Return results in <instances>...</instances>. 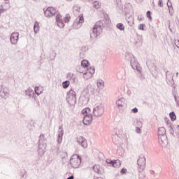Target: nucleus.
<instances>
[{"label":"nucleus","mask_w":179,"mask_h":179,"mask_svg":"<svg viewBox=\"0 0 179 179\" xmlns=\"http://www.w3.org/2000/svg\"><path fill=\"white\" fill-rule=\"evenodd\" d=\"M81 66H83V68H87L89 66V61L87 59H83L81 62Z\"/></svg>","instance_id":"f704fd0d"},{"label":"nucleus","mask_w":179,"mask_h":179,"mask_svg":"<svg viewBox=\"0 0 179 179\" xmlns=\"http://www.w3.org/2000/svg\"><path fill=\"white\" fill-rule=\"evenodd\" d=\"M169 115L172 121H176V120L177 119V117L176 116V113L174 112H171L169 113Z\"/></svg>","instance_id":"4c0bfd02"},{"label":"nucleus","mask_w":179,"mask_h":179,"mask_svg":"<svg viewBox=\"0 0 179 179\" xmlns=\"http://www.w3.org/2000/svg\"><path fill=\"white\" fill-rule=\"evenodd\" d=\"M92 121H93V115L92 114L85 115L83 120V122L85 125H90Z\"/></svg>","instance_id":"a211bd4d"},{"label":"nucleus","mask_w":179,"mask_h":179,"mask_svg":"<svg viewBox=\"0 0 179 179\" xmlns=\"http://www.w3.org/2000/svg\"><path fill=\"white\" fill-rule=\"evenodd\" d=\"M61 21H62V16H61V14L58 13L56 15V23L57 22H61Z\"/></svg>","instance_id":"79ce46f5"},{"label":"nucleus","mask_w":179,"mask_h":179,"mask_svg":"<svg viewBox=\"0 0 179 179\" xmlns=\"http://www.w3.org/2000/svg\"><path fill=\"white\" fill-rule=\"evenodd\" d=\"M116 106L120 113L124 111V108L127 107V100L124 98H120L116 101Z\"/></svg>","instance_id":"9d476101"},{"label":"nucleus","mask_w":179,"mask_h":179,"mask_svg":"<svg viewBox=\"0 0 179 179\" xmlns=\"http://www.w3.org/2000/svg\"><path fill=\"white\" fill-rule=\"evenodd\" d=\"M105 108L103 103H96L93 108V115L96 118L103 117L104 114Z\"/></svg>","instance_id":"39448f33"},{"label":"nucleus","mask_w":179,"mask_h":179,"mask_svg":"<svg viewBox=\"0 0 179 179\" xmlns=\"http://www.w3.org/2000/svg\"><path fill=\"white\" fill-rule=\"evenodd\" d=\"M152 12H150V10L147 11L146 13V16L150 20H152Z\"/></svg>","instance_id":"37998d69"},{"label":"nucleus","mask_w":179,"mask_h":179,"mask_svg":"<svg viewBox=\"0 0 179 179\" xmlns=\"http://www.w3.org/2000/svg\"><path fill=\"white\" fill-rule=\"evenodd\" d=\"M150 174H155V171H150Z\"/></svg>","instance_id":"052dcab7"},{"label":"nucleus","mask_w":179,"mask_h":179,"mask_svg":"<svg viewBox=\"0 0 179 179\" xmlns=\"http://www.w3.org/2000/svg\"><path fill=\"white\" fill-rule=\"evenodd\" d=\"M168 27H169V29H171V27L170 26V23L169 24Z\"/></svg>","instance_id":"e2e57ef3"},{"label":"nucleus","mask_w":179,"mask_h":179,"mask_svg":"<svg viewBox=\"0 0 179 179\" xmlns=\"http://www.w3.org/2000/svg\"><path fill=\"white\" fill-rule=\"evenodd\" d=\"M76 141L79 145L82 146V148H84V149H86V148H87V141H86V138H85L83 136L77 137Z\"/></svg>","instance_id":"2eb2a0df"},{"label":"nucleus","mask_w":179,"mask_h":179,"mask_svg":"<svg viewBox=\"0 0 179 179\" xmlns=\"http://www.w3.org/2000/svg\"><path fill=\"white\" fill-rule=\"evenodd\" d=\"M170 31H173V29H171V28L169 29Z\"/></svg>","instance_id":"69168bd1"},{"label":"nucleus","mask_w":179,"mask_h":179,"mask_svg":"<svg viewBox=\"0 0 179 179\" xmlns=\"http://www.w3.org/2000/svg\"><path fill=\"white\" fill-rule=\"evenodd\" d=\"M4 1H6V2L7 1H8L9 0H4Z\"/></svg>","instance_id":"338daca9"},{"label":"nucleus","mask_w":179,"mask_h":179,"mask_svg":"<svg viewBox=\"0 0 179 179\" xmlns=\"http://www.w3.org/2000/svg\"><path fill=\"white\" fill-rule=\"evenodd\" d=\"M89 51V47L83 46L80 51V58H85Z\"/></svg>","instance_id":"412c9836"},{"label":"nucleus","mask_w":179,"mask_h":179,"mask_svg":"<svg viewBox=\"0 0 179 179\" xmlns=\"http://www.w3.org/2000/svg\"><path fill=\"white\" fill-rule=\"evenodd\" d=\"M25 94L26 96H29V97H31L34 94V91L31 88H28L25 90Z\"/></svg>","instance_id":"c85d7f7f"},{"label":"nucleus","mask_w":179,"mask_h":179,"mask_svg":"<svg viewBox=\"0 0 179 179\" xmlns=\"http://www.w3.org/2000/svg\"><path fill=\"white\" fill-rule=\"evenodd\" d=\"M113 166L116 168L120 167L121 161H120V159L114 160L113 163Z\"/></svg>","instance_id":"7c9ffc66"},{"label":"nucleus","mask_w":179,"mask_h":179,"mask_svg":"<svg viewBox=\"0 0 179 179\" xmlns=\"http://www.w3.org/2000/svg\"><path fill=\"white\" fill-rule=\"evenodd\" d=\"M136 47H141V45H142V38H140V39H138V41H136L134 43Z\"/></svg>","instance_id":"a19ab883"},{"label":"nucleus","mask_w":179,"mask_h":179,"mask_svg":"<svg viewBox=\"0 0 179 179\" xmlns=\"http://www.w3.org/2000/svg\"><path fill=\"white\" fill-rule=\"evenodd\" d=\"M80 10V8L78 6H73V13L76 15V16H78L79 15V11Z\"/></svg>","instance_id":"473e14b6"},{"label":"nucleus","mask_w":179,"mask_h":179,"mask_svg":"<svg viewBox=\"0 0 179 179\" xmlns=\"http://www.w3.org/2000/svg\"><path fill=\"white\" fill-rule=\"evenodd\" d=\"M57 13V10L54 7H48L45 11L44 15L46 17H51L55 16Z\"/></svg>","instance_id":"f8f14e48"},{"label":"nucleus","mask_w":179,"mask_h":179,"mask_svg":"<svg viewBox=\"0 0 179 179\" xmlns=\"http://www.w3.org/2000/svg\"><path fill=\"white\" fill-rule=\"evenodd\" d=\"M137 164L138 166V168L141 170L145 169V167H146V158L144 155H141L138 160H137Z\"/></svg>","instance_id":"9b49d317"},{"label":"nucleus","mask_w":179,"mask_h":179,"mask_svg":"<svg viewBox=\"0 0 179 179\" xmlns=\"http://www.w3.org/2000/svg\"><path fill=\"white\" fill-rule=\"evenodd\" d=\"M158 5L160 8H163V0H159Z\"/></svg>","instance_id":"603ef678"},{"label":"nucleus","mask_w":179,"mask_h":179,"mask_svg":"<svg viewBox=\"0 0 179 179\" xmlns=\"http://www.w3.org/2000/svg\"><path fill=\"white\" fill-rule=\"evenodd\" d=\"M1 13H2L0 11V16H1Z\"/></svg>","instance_id":"774afa93"},{"label":"nucleus","mask_w":179,"mask_h":179,"mask_svg":"<svg viewBox=\"0 0 179 179\" xmlns=\"http://www.w3.org/2000/svg\"><path fill=\"white\" fill-rule=\"evenodd\" d=\"M60 157L64 160H66V159H68V152H62L61 155H60Z\"/></svg>","instance_id":"c9c22d12"},{"label":"nucleus","mask_w":179,"mask_h":179,"mask_svg":"<svg viewBox=\"0 0 179 179\" xmlns=\"http://www.w3.org/2000/svg\"><path fill=\"white\" fill-rule=\"evenodd\" d=\"M106 163H108V164H112L113 166V163H114V161L111 159H106Z\"/></svg>","instance_id":"8fccbe9b"},{"label":"nucleus","mask_w":179,"mask_h":179,"mask_svg":"<svg viewBox=\"0 0 179 179\" xmlns=\"http://www.w3.org/2000/svg\"><path fill=\"white\" fill-rule=\"evenodd\" d=\"M127 169L123 168L120 171V174H127Z\"/></svg>","instance_id":"de8ad7c7"},{"label":"nucleus","mask_w":179,"mask_h":179,"mask_svg":"<svg viewBox=\"0 0 179 179\" xmlns=\"http://www.w3.org/2000/svg\"><path fill=\"white\" fill-rule=\"evenodd\" d=\"M138 3H141V2H143V0H136Z\"/></svg>","instance_id":"4d7b16f0"},{"label":"nucleus","mask_w":179,"mask_h":179,"mask_svg":"<svg viewBox=\"0 0 179 179\" xmlns=\"http://www.w3.org/2000/svg\"><path fill=\"white\" fill-rule=\"evenodd\" d=\"M167 6L169 8V13L171 15V16H173V3H171V0H168V2H167Z\"/></svg>","instance_id":"a878e982"},{"label":"nucleus","mask_w":179,"mask_h":179,"mask_svg":"<svg viewBox=\"0 0 179 179\" xmlns=\"http://www.w3.org/2000/svg\"><path fill=\"white\" fill-rule=\"evenodd\" d=\"M125 58L127 59V61H130L131 66L134 71H136V72H141L142 67L138 61H136V59H135V56H134V55L127 52L126 53Z\"/></svg>","instance_id":"7ed1b4c3"},{"label":"nucleus","mask_w":179,"mask_h":179,"mask_svg":"<svg viewBox=\"0 0 179 179\" xmlns=\"http://www.w3.org/2000/svg\"><path fill=\"white\" fill-rule=\"evenodd\" d=\"M159 143L162 146H167L169 141L167 140V135L158 136Z\"/></svg>","instance_id":"dca6fc26"},{"label":"nucleus","mask_w":179,"mask_h":179,"mask_svg":"<svg viewBox=\"0 0 179 179\" xmlns=\"http://www.w3.org/2000/svg\"><path fill=\"white\" fill-rule=\"evenodd\" d=\"M10 41L13 45H16L19 41V34L17 32H13L10 37Z\"/></svg>","instance_id":"ddd939ff"},{"label":"nucleus","mask_w":179,"mask_h":179,"mask_svg":"<svg viewBox=\"0 0 179 179\" xmlns=\"http://www.w3.org/2000/svg\"><path fill=\"white\" fill-rule=\"evenodd\" d=\"M73 178H75V177L73 176V175H72L70 177L67 178L66 179H73Z\"/></svg>","instance_id":"6e6d98bb"},{"label":"nucleus","mask_w":179,"mask_h":179,"mask_svg":"<svg viewBox=\"0 0 179 179\" xmlns=\"http://www.w3.org/2000/svg\"><path fill=\"white\" fill-rule=\"evenodd\" d=\"M138 111V108H134L131 109V113H134V114H136Z\"/></svg>","instance_id":"09e8293b"},{"label":"nucleus","mask_w":179,"mask_h":179,"mask_svg":"<svg viewBox=\"0 0 179 179\" xmlns=\"http://www.w3.org/2000/svg\"><path fill=\"white\" fill-rule=\"evenodd\" d=\"M66 101L70 106H75L76 104V92L73 90H70L67 93Z\"/></svg>","instance_id":"0eeeda50"},{"label":"nucleus","mask_w":179,"mask_h":179,"mask_svg":"<svg viewBox=\"0 0 179 179\" xmlns=\"http://www.w3.org/2000/svg\"><path fill=\"white\" fill-rule=\"evenodd\" d=\"M83 22H85L83 16H79V17H78L74 22V26L75 24H81V23H83Z\"/></svg>","instance_id":"cd10ccee"},{"label":"nucleus","mask_w":179,"mask_h":179,"mask_svg":"<svg viewBox=\"0 0 179 179\" xmlns=\"http://www.w3.org/2000/svg\"><path fill=\"white\" fill-rule=\"evenodd\" d=\"M138 20H139V22H141V20H143V18H142V17L138 16Z\"/></svg>","instance_id":"5fc2aeb1"},{"label":"nucleus","mask_w":179,"mask_h":179,"mask_svg":"<svg viewBox=\"0 0 179 179\" xmlns=\"http://www.w3.org/2000/svg\"><path fill=\"white\" fill-rule=\"evenodd\" d=\"M69 20H71V17L69 16V15H66V16L64 17V22H65V23H69Z\"/></svg>","instance_id":"a18cd8bd"},{"label":"nucleus","mask_w":179,"mask_h":179,"mask_svg":"<svg viewBox=\"0 0 179 179\" xmlns=\"http://www.w3.org/2000/svg\"><path fill=\"white\" fill-rule=\"evenodd\" d=\"M68 76H73V74L69 73Z\"/></svg>","instance_id":"680f3d73"},{"label":"nucleus","mask_w":179,"mask_h":179,"mask_svg":"<svg viewBox=\"0 0 179 179\" xmlns=\"http://www.w3.org/2000/svg\"><path fill=\"white\" fill-rule=\"evenodd\" d=\"M175 45H176L177 48H179V40L175 41Z\"/></svg>","instance_id":"864d4df0"},{"label":"nucleus","mask_w":179,"mask_h":179,"mask_svg":"<svg viewBox=\"0 0 179 179\" xmlns=\"http://www.w3.org/2000/svg\"><path fill=\"white\" fill-rule=\"evenodd\" d=\"M96 2L94 3V8H99V6H97V4H96Z\"/></svg>","instance_id":"bf43d9fd"},{"label":"nucleus","mask_w":179,"mask_h":179,"mask_svg":"<svg viewBox=\"0 0 179 179\" xmlns=\"http://www.w3.org/2000/svg\"><path fill=\"white\" fill-rule=\"evenodd\" d=\"M92 87V85L88 86L85 88L81 93V95L79 98V104L80 106H86L90 100V94L89 93V89Z\"/></svg>","instance_id":"20e7f679"},{"label":"nucleus","mask_w":179,"mask_h":179,"mask_svg":"<svg viewBox=\"0 0 179 179\" xmlns=\"http://www.w3.org/2000/svg\"><path fill=\"white\" fill-rule=\"evenodd\" d=\"M64 136V129L62 126L59 127L58 136H57V143H62V138Z\"/></svg>","instance_id":"aec40b11"},{"label":"nucleus","mask_w":179,"mask_h":179,"mask_svg":"<svg viewBox=\"0 0 179 179\" xmlns=\"http://www.w3.org/2000/svg\"><path fill=\"white\" fill-rule=\"evenodd\" d=\"M124 13L126 16V20L129 24V26H134V10H132V7L127 6L124 7Z\"/></svg>","instance_id":"423d86ee"},{"label":"nucleus","mask_w":179,"mask_h":179,"mask_svg":"<svg viewBox=\"0 0 179 179\" xmlns=\"http://www.w3.org/2000/svg\"><path fill=\"white\" fill-rule=\"evenodd\" d=\"M81 163L82 159L78 155H73L70 159V164L73 169H78Z\"/></svg>","instance_id":"6e6552de"},{"label":"nucleus","mask_w":179,"mask_h":179,"mask_svg":"<svg viewBox=\"0 0 179 179\" xmlns=\"http://www.w3.org/2000/svg\"><path fill=\"white\" fill-rule=\"evenodd\" d=\"M34 31L36 34L40 31V23L38 21L34 22Z\"/></svg>","instance_id":"393cba45"},{"label":"nucleus","mask_w":179,"mask_h":179,"mask_svg":"<svg viewBox=\"0 0 179 179\" xmlns=\"http://www.w3.org/2000/svg\"><path fill=\"white\" fill-rule=\"evenodd\" d=\"M174 76H171V73L169 71H166V80L170 86H173L174 85Z\"/></svg>","instance_id":"4468645a"},{"label":"nucleus","mask_w":179,"mask_h":179,"mask_svg":"<svg viewBox=\"0 0 179 179\" xmlns=\"http://www.w3.org/2000/svg\"><path fill=\"white\" fill-rule=\"evenodd\" d=\"M0 12H1V13H3V12H5V9H3V8H0Z\"/></svg>","instance_id":"13d9d810"},{"label":"nucleus","mask_w":179,"mask_h":179,"mask_svg":"<svg viewBox=\"0 0 179 179\" xmlns=\"http://www.w3.org/2000/svg\"><path fill=\"white\" fill-rule=\"evenodd\" d=\"M176 78H178V72L176 73Z\"/></svg>","instance_id":"0e129e2a"},{"label":"nucleus","mask_w":179,"mask_h":179,"mask_svg":"<svg viewBox=\"0 0 179 179\" xmlns=\"http://www.w3.org/2000/svg\"><path fill=\"white\" fill-rule=\"evenodd\" d=\"M35 93L37 94V96H40L41 93H43V91L40 90V87H35Z\"/></svg>","instance_id":"ea45409f"},{"label":"nucleus","mask_w":179,"mask_h":179,"mask_svg":"<svg viewBox=\"0 0 179 179\" xmlns=\"http://www.w3.org/2000/svg\"><path fill=\"white\" fill-rule=\"evenodd\" d=\"M93 170L97 174H103V169L100 167V165H94L93 166Z\"/></svg>","instance_id":"5701e85b"},{"label":"nucleus","mask_w":179,"mask_h":179,"mask_svg":"<svg viewBox=\"0 0 179 179\" xmlns=\"http://www.w3.org/2000/svg\"><path fill=\"white\" fill-rule=\"evenodd\" d=\"M108 20L104 19L101 21H98L92 29V32L90 34L91 38H97L101 33H103V27H106L108 24Z\"/></svg>","instance_id":"f257e3e1"},{"label":"nucleus","mask_w":179,"mask_h":179,"mask_svg":"<svg viewBox=\"0 0 179 179\" xmlns=\"http://www.w3.org/2000/svg\"><path fill=\"white\" fill-rule=\"evenodd\" d=\"M164 135H167L166 128L164 127H159L158 129V136H163Z\"/></svg>","instance_id":"b1692460"},{"label":"nucleus","mask_w":179,"mask_h":179,"mask_svg":"<svg viewBox=\"0 0 179 179\" xmlns=\"http://www.w3.org/2000/svg\"><path fill=\"white\" fill-rule=\"evenodd\" d=\"M38 155L42 157L45 153L47 150V138L44 136V134H41L38 140Z\"/></svg>","instance_id":"f03ea898"},{"label":"nucleus","mask_w":179,"mask_h":179,"mask_svg":"<svg viewBox=\"0 0 179 179\" xmlns=\"http://www.w3.org/2000/svg\"><path fill=\"white\" fill-rule=\"evenodd\" d=\"M81 113L84 115V117L85 115H90V109L89 108H85L82 110Z\"/></svg>","instance_id":"2f4dec72"},{"label":"nucleus","mask_w":179,"mask_h":179,"mask_svg":"<svg viewBox=\"0 0 179 179\" xmlns=\"http://www.w3.org/2000/svg\"><path fill=\"white\" fill-rule=\"evenodd\" d=\"M57 23V25L58 26V27H59L60 29H64V27H65V24H64V22L62 21H58Z\"/></svg>","instance_id":"58836bf2"},{"label":"nucleus","mask_w":179,"mask_h":179,"mask_svg":"<svg viewBox=\"0 0 179 179\" xmlns=\"http://www.w3.org/2000/svg\"><path fill=\"white\" fill-rule=\"evenodd\" d=\"M81 69H80V73H83V78L84 79H86L87 80V79H90V78H93V74L95 72V69L94 67H90L89 69H87V72H83L82 71H80Z\"/></svg>","instance_id":"1a4fd4ad"},{"label":"nucleus","mask_w":179,"mask_h":179,"mask_svg":"<svg viewBox=\"0 0 179 179\" xmlns=\"http://www.w3.org/2000/svg\"><path fill=\"white\" fill-rule=\"evenodd\" d=\"M139 179H148V178H146V176L145 175V173H141L139 174Z\"/></svg>","instance_id":"c03bdc74"},{"label":"nucleus","mask_w":179,"mask_h":179,"mask_svg":"<svg viewBox=\"0 0 179 179\" xmlns=\"http://www.w3.org/2000/svg\"><path fill=\"white\" fill-rule=\"evenodd\" d=\"M116 27L121 31H124V30H125V26H124V24H122V23L117 24Z\"/></svg>","instance_id":"72a5a7b5"},{"label":"nucleus","mask_w":179,"mask_h":179,"mask_svg":"<svg viewBox=\"0 0 179 179\" xmlns=\"http://www.w3.org/2000/svg\"><path fill=\"white\" fill-rule=\"evenodd\" d=\"M70 83L68 80L64 81L62 83V86L64 89H68L69 87Z\"/></svg>","instance_id":"e433bc0d"},{"label":"nucleus","mask_w":179,"mask_h":179,"mask_svg":"<svg viewBox=\"0 0 179 179\" xmlns=\"http://www.w3.org/2000/svg\"><path fill=\"white\" fill-rule=\"evenodd\" d=\"M0 96L3 99H6L7 97H9V92H8V89H6L3 86H1V89L0 90Z\"/></svg>","instance_id":"6ab92c4d"},{"label":"nucleus","mask_w":179,"mask_h":179,"mask_svg":"<svg viewBox=\"0 0 179 179\" xmlns=\"http://www.w3.org/2000/svg\"><path fill=\"white\" fill-rule=\"evenodd\" d=\"M146 25L145 24H141L138 27L139 30H145Z\"/></svg>","instance_id":"49530a36"},{"label":"nucleus","mask_w":179,"mask_h":179,"mask_svg":"<svg viewBox=\"0 0 179 179\" xmlns=\"http://www.w3.org/2000/svg\"><path fill=\"white\" fill-rule=\"evenodd\" d=\"M136 73L140 80H142V81L145 80V75L142 73V69L140 70V72L136 71Z\"/></svg>","instance_id":"c756f323"},{"label":"nucleus","mask_w":179,"mask_h":179,"mask_svg":"<svg viewBox=\"0 0 179 179\" xmlns=\"http://www.w3.org/2000/svg\"><path fill=\"white\" fill-rule=\"evenodd\" d=\"M136 132H137V134H141L142 133V130L141 129V128L136 127Z\"/></svg>","instance_id":"3c124183"},{"label":"nucleus","mask_w":179,"mask_h":179,"mask_svg":"<svg viewBox=\"0 0 179 179\" xmlns=\"http://www.w3.org/2000/svg\"><path fill=\"white\" fill-rule=\"evenodd\" d=\"M147 66L152 75H153L154 73H157V67L156 66V65H155V64L152 63L151 62H148Z\"/></svg>","instance_id":"f3484780"},{"label":"nucleus","mask_w":179,"mask_h":179,"mask_svg":"<svg viewBox=\"0 0 179 179\" xmlns=\"http://www.w3.org/2000/svg\"><path fill=\"white\" fill-rule=\"evenodd\" d=\"M116 10L118 13H124V6L121 3V1L117 2V6L116 7Z\"/></svg>","instance_id":"4be33fe9"},{"label":"nucleus","mask_w":179,"mask_h":179,"mask_svg":"<svg viewBox=\"0 0 179 179\" xmlns=\"http://www.w3.org/2000/svg\"><path fill=\"white\" fill-rule=\"evenodd\" d=\"M96 85H97L99 89H104V80H103L101 79H99L96 81Z\"/></svg>","instance_id":"bb28decb"}]
</instances>
